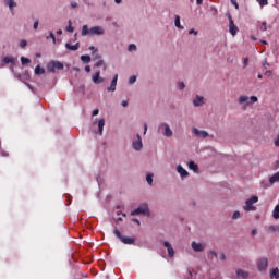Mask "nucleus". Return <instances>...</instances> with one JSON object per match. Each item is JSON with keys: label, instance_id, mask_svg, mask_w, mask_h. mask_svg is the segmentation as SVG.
Returning <instances> with one entry per match:
<instances>
[{"label": "nucleus", "instance_id": "nucleus-1", "mask_svg": "<svg viewBox=\"0 0 279 279\" xmlns=\"http://www.w3.org/2000/svg\"><path fill=\"white\" fill-rule=\"evenodd\" d=\"M113 234L121 241V243H124V245H134L136 240L134 238L125 236L121 234V231L119 229H114Z\"/></svg>", "mask_w": 279, "mask_h": 279}, {"label": "nucleus", "instance_id": "nucleus-2", "mask_svg": "<svg viewBox=\"0 0 279 279\" xmlns=\"http://www.w3.org/2000/svg\"><path fill=\"white\" fill-rule=\"evenodd\" d=\"M257 202H258V196L256 195L251 196L248 199H246L245 205L243 206L244 210L246 213L256 210V206H254V204H257Z\"/></svg>", "mask_w": 279, "mask_h": 279}, {"label": "nucleus", "instance_id": "nucleus-3", "mask_svg": "<svg viewBox=\"0 0 279 279\" xmlns=\"http://www.w3.org/2000/svg\"><path fill=\"white\" fill-rule=\"evenodd\" d=\"M132 217L136 215H146V217H149V206L147 204L140 205L135 210L131 213Z\"/></svg>", "mask_w": 279, "mask_h": 279}, {"label": "nucleus", "instance_id": "nucleus-4", "mask_svg": "<svg viewBox=\"0 0 279 279\" xmlns=\"http://www.w3.org/2000/svg\"><path fill=\"white\" fill-rule=\"evenodd\" d=\"M47 69L49 73H56V69H58V71H62V69H64V64L60 61H52L48 63Z\"/></svg>", "mask_w": 279, "mask_h": 279}, {"label": "nucleus", "instance_id": "nucleus-5", "mask_svg": "<svg viewBox=\"0 0 279 279\" xmlns=\"http://www.w3.org/2000/svg\"><path fill=\"white\" fill-rule=\"evenodd\" d=\"M258 101V97L256 96H240L239 104H246V106H251V104H256Z\"/></svg>", "mask_w": 279, "mask_h": 279}, {"label": "nucleus", "instance_id": "nucleus-6", "mask_svg": "<svg viewBox=\"0 0 279 279\" xmlns=\"http://www.w3.org/2000/svg\"><path fill=\"white\" fill-rule=\"evenodd\" d=\"M269 267V260L267 257H262L257 260V269L258 271H265Z\"/></svg>", "mask_w": 279, "mask_h": 279}, {"label": "nucleus", "instance_id": "nucleus-7", "mask_svg": "<svg viewBox=\"0 0 279 279\" xmlns=\"http://www.w3.org/2000/svg\"><path fill=\"white\" fill-rule=\"evenodd\" d=\"M106 31L101 26H93L89 28V36H104Z\"/></svg>", "mask_w": 279, "mask_h": 279}, {"label": "nucleus", "instance_id": "nucleus-8", "mask_svg": "<svg viewBox=\"0 0 279 279\" xmlns=\"http://www.w3.org/2000/svg\"><path fill=\"white\" fill-rule=\"evenodd\" d=\"M159 130H165L163 136H166L167 138H171V136H173V131H171V128H169V124L167 123H161L159 125Z\"/></svg>", "mask_w": 279, "mask_h": 279}, {"label": "nucleus", "instance_id": "nucleus-9", "mask_svg": "<svg viewBox=\"0 0 279 279\" xmlns=\"http://www.w3.org/2000/svg\"><path fill=\"white\" fill-rule=\"evenodd\" d=\"M229 32L231 35L236 36L239 32V27L234 25V20H232V16L229 15Z\"/></svg>", "mask_w": 279, "mask_h": 279}, {"label": "nucleus", "instance_id": "nucleus-10", "mask_svg": "<svg viewBox=\"0 0 279 279\" xmlns=\"http://www.w3.org/2000/svg\"><path fill=\"white\" fill-rule=\"evenodd\" d=\"M133 149H135V151H141L143 149V140L140 134H137V141L133 142Z\"/></svg>", "mask_w": 279, "mask_h": 279}, {"label": "nucleus", "instance_id": "nucleus-11", "mask_svg": "<svg viewBox=\"0 0 279 279\" xmlns=\"http://www.w3.org/2000/svg\"><path fill=\"white\" fill-rule=\"evenodd\" d=\"M163 246L168 250V256H170V258H173V256H175V251L173 250V246H171V243L165 241Z\"/></svg>", "mask_w": 279, "mask_h": 279}, {"label": "nucleus", "instance_id": "nucleus-12", "mask_svg": "<svg viewBox=\"0 0 279 279\" xmlns=\"http://www.w3.org/2000/svg\"><path fill=\"white\" fill-rule=\"evenodd\" d=\"M92 80L94 84H101L104 82V78L101 77V72L97 71L93 76Z\"/></svg>", "mask_w": 279, "mask_h": 279}, {"label": "nucleus", "instance_id": "nucleus-13", "mask_svg": "<svg viewBox=\"0 0 279 279\" xmlns=\"http://www.w3.org/2000/svg\"><path fill=\"white\" fill-rule=\"evenodd\" d=\"M192 250H193L194 252H204L205 246H204V244H202V243L192 242Z\"/></svg>", "mask_w": 279, "mask_h": 279}, {"label": "nucleus", "instance_id": "nucleus-14", "mask_svg": "<svg viewBox=\"0 0 279 279\" xmlns=\"http://www.w3.org/2000/svg\"><path fill=\"white\" fill-rule=\"evenodd\" d=\"M119 80V75L116 74L114 77L111 81L110 87L107 88V90L114 93L117 90V81Z\"/></svg>", "mask_w": 279, "mask_h": 279}, {"label": "nucleus", "instance_id": "nucleus-15", "mask_svg": "<svg viewBox=\"0 0 279 279\" xmlns=\"http://www.w3.org/2000/svg\"><path fill=\"white\" fill-rule=\"evenodd\" d=\"M193 134H195V136H202V138H208V132L199 131L197 128L193 129Z\"/></svg>", "mask_w": 279, "mask_h": 279}, {"label": "nucleus", "instance_id": "nucleus-16", "mask_svg": "<svg viewBox=\"0 0 279 279\" xmlns=\"http://www.w3.org/2000/svg\"><path fill=\"white\" fill-rule=\"evenodd\" d=\"M236 276H238V278L247 279V278H250V272H247L243 269H238Z\"/></svg>", "mask_w": 279, "mask_h": 279}, {"label": "nucleus", "instance_id": "nucleus-17", "mask_svg": "<svg viewBox=\"0 0 279 279\" xmlns=\"http://www.w3.org/2000/svg\"><path fill=\"white\" fill-rule=\"evenodd\" d=\"M177 171L180 173L181 178L189 177V171H186V169H184L181 165L177 167Z\"/></svg>", "mask_w": 279, "mask_h": 279}, {"label": "nucleus", "instance_id": "nucleus-18", "mask_svg": "<svg viewBox=\"0 0 279 279\" xmlns=\"http://www.w3.org/2000/svg\"><path fill=\"white\" fill-rule=\"evenodd\" d=\"M65 48L69 49V51H77V49H80V43H76L75 45L66 43Z\"/></svg>", "mask_w": 279, "mask_h": 279}, {"label": "nucleus", "instance_id": "nucleus-19", "mask_svg": "<svg viewBox=\"0 0 279 279\" xmlns=\"http://www.w3.org/2000/svg\"><path fill=\"white\" fill-rule=\"evenodd\" d=\"M193 104L196 107L204 106V97L196 96V98L193 100Z\"/></svg>", "mask_w": 279, "mask_h": 279}, {"label": "nucleus", "instance_id": "nucleus-20", "mask_svg": "<svg viewBox=\"0 0 279 279\" xmlns=\"http://www.w3.org/2000/svg\"><path fill=\"white\" fill-rule=\"evenodd\" d=\"M104 125H106V120L100 119L98 121V132H99L100 136L104 134Z\"/></svg>", "mask_w": 279, "mask_h": 279}, {"label": "nucleus", "instance_id": "nucleus-21", "mask_svg": "<svg viewBox=\"0 0 279 279\" xmlns=\"http://www.w3.org/2000/svg\"><path fill=\"white\" fill-rule=\"evenodd\" d=\"M189 169H192V171H194V173H197L199 171V167L194 161L189 162Z\"/></svg>", "mask_w": 279, "mask_h": 279}, {"label": "nucleus", "instance_id": "nucleus-22", "mask_svg": "<svg viewBox=\"0 0 279 279\" xmlns=\"http://www.w3.org/2000/svg\"><path fill=\"white\" fill-rule=\"evenodd\" d=\"M270 278L271 279H274V278L278 279L279 278V269L278 268H272L270 270Z\"/></svg>", "mask_w": 279, "mask_h": 279}, {"label": "nucleus", "instance_id": "nucleus-23", "mask_svg": "<svg viewBox=\"0 0 279 279\" xmlns=\"http://www.w3.org/2000/svg\"><path fill=\"white\" fill-rule=\"evenodd\" d=\"M35 75H45V70L40 65L35 68Z\"/></svg>", "mask_w": 279, "mask_h": 279}, {"label": "nucleus", "instance_id": "nucleus-24", "mask_svg": "<svg viewBox=\"0 0 279 279\" xmlns=\"http://www.w3.org/2000/svg\"><path fill=\"white\" fill-rule=\"evenodd\" d=\"M269 182H270V184H275V182H279V172H277L272 177H270Z\"/></svg>", "mask_w": 279, "mask_h": 279}, {"label": "nucleus", "instance_id": "nucleus-25", "mask_svg": "<svg viewBox=\"0 0 279 279\" xmlns=\"http://www.w3.org/2000/svg\"><path fill=\"white\" fill-rule=\"evenodd\" d=\"M88 34L90 35V28H88V25H83L82 36H88Z\"/></svg>", "mask_w": 279, "mask_h": 279}, {"label": "nucleus", "instance_id": "nucleus-26", "mask_svg": "<svg viewBox=\"0 0 279 279\" xmlns=\"http://www.w3.org/2000/svg\"><path fill=\"white\" fill-rule=\"evenodd\" d=\"M7 5H9L11 12L14 8H16V2L14 0H5Z\"/></svg>", "mask_w": 279, "mask_h": 279}, {"label": "nucleus", "instance_id": "nucleus-27", "mask_svg": "<svg viewBox=\"0 0 279 279\" xmlns=\"http://www.w3.org/2000/svg\"><path fill=\"white\" fill-rule=\"evenodd\" d=\"M81 60H82V62H84V64H88L90 62V56L83 54V56H81Z\"/></svg>", "mask_w": 279, "mask_h": 279}, {"label": "nucleus", "instance_id": "nucleus-28", "mask_svg": "<svg viewBox=\"0 0 279 279\" xmlns=\"http://www.w3.org/2000/svg\"><path fill=\"white\" fill-rule=\"evenodd\" d=\"M4 64H14V58L12 57H4L3 58Z\"/></svg>", "mask_w": 279, "mask_h": 279}, {"label": "nucleus", "instance_id": "nucleus-29", "mask_svg": "<svg viewBox=\"0 0 279 279\" xmlns=\"http://www.w3.org/2000/svg\"><path fill=\"white\" fill-rule=\"evenodd\" d=\"M174 25L175 27H178L179 29H184V27H182V25L180 24V15H177L174 19Z\"/></svg>", "mask_w": 279, "mask_h": 279}, {"label": "nucleus", "instance_id": "nucleus-30", "mask_svg": "<svg viewBox=\"0 0 279 279\" xmlns=\"http://www.w3.org/2000/svg\"><path fill=\"white\" fill-rule=\"evenodd\" d=\"M272 217L274 219L279 218V205H276L275 209L272 210Z\"/></svg>", "mask_w": 279, "mask_h": 279}, {"label": "nucleus", "instance_id": "nucleus-31", "mask_svg": "<svg viewBox=\"0 0 279 279\" xmlns=\"http://www.w3.org/2000/svg\"><path fill=\"white\" fill-rule=\"evenodd\" d=\"M146 182L151 185L154 184V174H147L146 175Z\"/></svg>", "mask_w": 279, "mask_h": 279}, {"label": "nucleus", "instance_id": "nucleus-32", "mask_svg": "<svg viewBox=\"0 0 279 279\" xmlns=\"http://www.w3.org/2000/svg\"><path fill=\"white\" fill-rule=\"evenodd\" d=\"M21 62H22V65L25 66V64H29V62H32V60H29L28 58H25V57H21Z\"/></svg>", "mask_w": 279, "mask_h": 279}, {"label": "nucleus", "instance_id": "nucleus-33", "mask_svg": "<svg viewBox=\"0 0 279 279\" xmlns=\"http://www.w3.org/2000/svg\"><path fill=\"white\" fill-rule=\"evenodd\" d=\"M260 32H267V22H263L262 25L258 27Z\"/></svg>", "mask_w": 279, "mask_h": 279}, {"label": "nucleus", "instance_id": "nucleus-34", "mask_svg": "<svg viewBox=\"0 0 279 279\" xmlns=\"http://www.w3.org/2000/svg\"><path fill=\"white\" fill-rule=\"evenodd\" d=\"M276 230H278V229L276 228V226H270V227H268L267 232H268L269 234H271V233L276 232Z\"/></svg>", "mask_w": 279, "mask_h": 279}, {"label": "nucleus", "instance_id": "nucleus-35", "mask_svg": "<svg viewBox=\"0 0 279 279\" xmlns=\"http://www.w3.org/2000/svg\"><path fill=\"white\" fill-rule=\"evenodd\" d=\"M20 47H21L22 49H25V47H27V40L22 39V40L20 41Z\"/></svg>", "mask_w": 279, "mask_h": 279}, {"label": "nucleus", "instance_id": "nucleus-36", "mask_svg": "<svg viewBox=\"0 0 279 279\" xmlns=\"http://www.w3.org/2000/svg\"><path fill=\"white\" fill-rule=\"evenodd\" d=\"M66 32L73 33L74 28L73 25L71 24V21H69V26L66 27Z\"/></svg>", "mask_w": 279, "mask_h": 279}, {"label": "nucleus", "instance_id": "nucleus-37", "mask_svg": "<svg viewBox=\"0 0 279 279\" xmlns=\"http://www.w3.org/2000/svg\"><path fill=\"white\" fill-rule=\"evenodd\" d=\"M239 217H241V213L240 211H234L232 219H239Z\"/></svg>", "mask_w": 279, "mask_h": 279}, {"label": "nucleus", "instance_id": "nucleus-38", "mask_svg": "<svg viewBox=\"0 0 279 279\" xmlns=\"http://www.w3.org/2000/svg\"><path fill=\"white\" fill-rule=\"evenodd\" d=\"M129 51H136V45L134 44L129 45Z\"/></svg>", "mask_w": 279, "mask_h": 279}, {"label": "nucleus", "instance_id": "nucleus-39", "mask_svg": "<svg viewBox=\"0 0 279 279\" xmlns=\"http://www.w3.org/2000/svg\"><path fill=\"white\" fill-rule=\"evenodd\" d=\"M136 82V76H131L130 78H129V84H134Z\"/></svg>", "mask_w": 279, "mask_h": 279}, {"label": "nucleus", "instance_id": "nucleus-40", "mask_svg": "<svg viewBox=\"0 0 279 279\" xmlns=\"http://www.w3.org/2000/svg\"><path fill=\"white\" fill-rule=\"evenodd\" d=\"M257 2L259 3V5H267L268 1L267 0H257Z\"/></svg>", "mask_w": 279, "mask_h": 279}, {"label": "nucleus", "instance_id": "nucleus-41", "mask_svg": "<svg viewBox=\"0 0 279 279\" xmlns=\"http://www.w3.org/2000/svg\"><path fill=\"white\" fill-rule=\"evenodd\" d=\"M104 64H105V61H104V60H99V61L95 64V66L99 68V66H104Z\"/></svg>", "mask_w": 279, "mask_h": 279}, {"label": "nucleus", "instance_id": "nucleus-42", "mask_svg": "<svg viewBox=\"0 0 279 279\" xmlns=\"http://www.w3.org/2000/svg\"><path fill=\"white\" fill-rule=\"evenodd\" d=\"M178 86L180 90H184V88L186 87L183 82L179 83Z\"/></svg>", "mask_w": 279, "mask_h": 279}, {"label": "nucleus", "instance_id": "nucleus-43", "mask_svg": "<svg viewBox=\"0 0 279 279\" xmlns=\"http://www.w3.org/2000/svg\"><path fill=\"white\" fill-rule=\"evenodd\" d=\"M248 62H250V59L248 58H244V60H243V63H244L243 69H246Z\"/></svg>", "mask_w": 279, "mask_h": 279}, {"label": "nucleus", "instance_id": "nucleus-44", "mask_svg": "<svg viewBox=\"0 0 279 279\" xmlns=\"http://www.w3.org/2000/svg\"><path fill=\"white\" fill-rule=\"evenodd\" d=\"M232 5H234L235 10H239V3L236 0H231Z\"/></svg>", "mask_w": 279, "mask_h": 279}, {"label": "nucleus", "instance_id": "nucleus-45", "mask_svg": "<svg viewBox=\"0 0 279 279\" xmlns=\"http://www.w3.org/2000/svg\"><path fill=\"white\" fill-rule=\"evenodd\" d=\"M89 51H92V53H97V48H95V46H90Z\"/></svg>", "mask_w": 279, "mask_h": 279}, {"label": "nucleus", "instance_id": "nucleus-46", "mask_svg": "<svg viewBox=\"0 0 279 279\" xmlns=\"http://www.w3.org/2000/svg\"><path fill=\"white\" fill-rule=\"evenodd\" d=\"M209 254H210V256H214V258H217V256H218L217 252H215V251H210Z\"/></svg>", "mask_w": 279, "mask_h": 279}, {"label": "nucleus", "instance_id": "nucleus-47", "mask_svg": "<svg viewBox=\"0 0 279 279\" xmlns=\"http://www.w3.org/2000/svg\"><path fill=\"white\" fill-rule=\"evenodd\" d=\"M92 114L93 117H97V114H99V109H95Z\"/></svg>", "mask_w": 279, "mask_h": 279}, {"label": "nucleus", "instance_id": "nucleus-48", "mask_svg": "<svg viewBox=\"0 0 279 279\" xmlns=\"http://www.w3.org/2000/svg\"><path fill=\"white\" fill-rule=\"evenodd\" d=\"M251 234H252V236H256V234H258V231L256 229H253Z\"/></svg>", "mask_w": 279, "mask_h": 279}, {"label": "nucleus", "instance_id": "nucleus-49", "mask_svg": "<svg viewBox=\"0 0 279 279\" xmlns=\"http://www.w3.org/2000/svg\"><path fill=\"white\" fill-rule=\"evenodd\" d=\"M275 145H276V147H279V134H278L277 138L275 140Z\"/></svg>", "mask_w": 279, "mask_h": 279}, {"label": "nucleus", "instance_id": "nucleus-50", "mask_svg": "<svg viewBox=\"0 0 279 279\" xmlns=\"http://www.w3.org/2000/svg\"><path fill=\"white\" fill-rule=\"evenodd\" d=\"M50 38H52L53 43H56V35L53 34V32H50Z\"/></svg>", "mask_w": 279, "mask_h": 279}, {"label": "nucleus", "instance_id": "nucleus-51", "mask_svg": "<svg viewBox=\"0 0 279 279\" xmlns=\"http://www.w3.org/2000/svg\"><path fill=\"white\" fill-rule=\"evenodd\" d=\"M33 27H34V29H38V21H35V22H34Z\"/></svg>", "mask_w": 279, "mask_h": 279}, {"label": "nucleus", "instance_id": "nucleus-52", "mask_svg": "<svg viewBox=\"0 0 279 279\" xmlns=\"http://www.w3.org/2000/svg\"><path fill=\"white\" fill-rule=\"evenodd\" d=\"M134 223H137V226H141V221L137 218H133Z\"/></svg>", "mask_w": 279, "mask_h": 279}, {"label": "nucleus", "instance_id": "nucleus-53", "mask_svg": "<svg viewBox=\"0 0 279 279\" xmlns=\"http://www.w3.org/2000/svg\"><path fill=\"white\" fill-rule=\"evenodd\" d=\"M220 259H221V260H226V254H225V253H221Z\"/></svg>", "mask_w": 279, "mask_h": 279}, {"label": "nucleus", "instance_id": "nucleus-54", "mask_svg": "<svg viewBox=\"0 0 279 279\" xmlns=\"http://www.w3.org/2000/svg\"><path fill=\"white\" fill-rule=\"evenodd\" d=\"M86 73H90V65L85 66Z\"/></svg>", "mask_w": 279, "mask_h": 279}, {"label": "nucleus", "instance_id": "nucleus-55", "mask_svg": "<svg viewBox=\"0 0 279 279\" xmlns=\"http://www.w3.org/2000/svg\"><path fill=\"white\" fill-rule=\"evenodd\" d=\"M122 106H123V108L128 107V100H123Z\"/></svg>", "mask_w": 279, "mask_h": 279}, {"label": "nucleus", "instance_id": "nucleus-56", "mask_svg": "<svg viewBox=\"0 0 279 279\" xmlns=\"http://www.w3.org/2000/svg\"><path fill=\"white\" fill-rule=\"evenodd\" d=\"M71 8H77V2H71Z\"/></svg>", "mask_w": 279, "mask_h": 279}, {"label": "nucleus", "instance_id": "nucleus-57", "mask_svg": "<svg viewBox=\"0 0 279 279\" xmlns=\"http://www.w3.org/2000/svg\"><path fill=\"white\" fill-rule=\"evenodd\" d=\"M189 34H195V36H197V32H195V29H190Z\"/></svg>", "mask_w": 279, "mask_h": 279}, {"label": "nucleus", "instance_id": "nucleus-58", "mask_svg": "<svg viewBox=\"0 0 279 279\" xmlns=\"http://www.w3.org/2000/svg\"><path fill=\"white\" fill-rule=\"evenodd\" d=\"M197 5H202L204 3V0H196Z\"/></svg>", "mask_w": 279, "mask_h": 279}, {"label": "nucleus", "instance_id": "nucleus-59", "mask_svg": "<svg viewBox=\"0 0 279 279\" xmlns=\"http://www.w3.org/2000/svg\"><path fill=\"white\" fill-rule=\"evenodd\" d=\"M144 134H147V124H144Z\"/></svg>", "mask_w": 279, "mask_h": 279}, {"label": "nucleus", "instance_id": "nucleus-60", "mask_svg": "<svg viewBox=\"0 0 279 279\" xmlns=\"http://www.w3.org/2000/svg\"><path fill=\"white\" fill-rule=\"evenodd\" d=\"M265 75H271V71H266Z\"/></svg>", "mask_w": 279, "mask_h": 279}, {"label": "nucleus", "instance_id": "nucleus-61", "mask_svg": "<svg viewBox=\"0 0 279 279\" xmlns=\"http://www.w3.org/2000/svg\"><path fill=\"white\" fill-rule=\"evenodd\" d=\"M57 34H59V36H61L62 29L57 31Z\"/></svg>", "mask_w": 279, "mask_h": 279}, {"label": "nucleus", "instance_id": "nucleus-62", "mask_svg": "<svg viewBox=\"0 0 279 279\" xmlns=\"http://www.w3.org/2000/svg\"><path fill=\"white\" fill-rule=\"evenodd\" d=\"M258 80H263V74L257 75Z\"/></svg>", "mask_w": 279, "mask_h": 279}, {"label": "nucleus", "instance_id": "nucleus-63", "mask_svg": "<svg viewBox=\"0 0 279 279\" xmlns=\"http://www.w3.org/2000/svg\"><path fill=\"white\" fill-rule=\"evenodd\" d=\"M116 1V3H121V0H114Z\"/></svg>", "mask_w": 279, "mask_h": 279}, {"label": "nucleus", "instance_id": "nucleus-64", "mask_svg": "<svg viewBox=\"0 0 279 279\" xmlns=\"http://www.w3.org/2000/svg\"><path fill=\"white\" fill-rule=\"evenodd\" d=\"M99 58H101V56L97 54V56H96V59H99Z\"/></svg>", "mask_w": 279, "mask_h": 279}]
</instances>
